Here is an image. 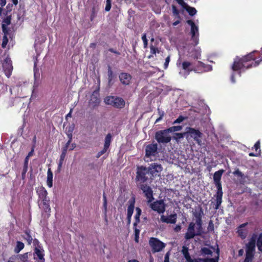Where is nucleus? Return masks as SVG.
I'll list each match as a JSON object with an SVG mask.
<instances>
[{
  "mask_svg": "<svg viewBox=\"0 0 262 262\" xmlns=\"http://www.w3.org/2000/svg\"><path fill=\"white\" fill-rule=\"evenodd\" d=\"M225 170L224 169H220L217 171H215L213 176L214 183L217 188L216 192L214 195V197L215 198V205L214 209L215 210L219 209L222 203L223 192L222 190L221 178Z\"/></svg>",
  "mask_w": 262,
  "mask_h": 262,
  "instance_id": "obj_2",
  "label": "nucleus"
},
{
  "mask_svg": "<svg viewBox=\"0 0 262 262\" xmlns=\"http://www.w3.org/2000/svg\"><path fill=\"white\" fill-rule=\"evenodd\" d=\"M180 60H178L177 63V65L178 67L181 66L182 69L187 72L188 73H189L191 71H193V64L189 61H185L183 62L182 63L180 62Z\"/></svg>",
  "mask_w": 262,
  "mask_h": 262,
  "instance_id": "obj_21",
  "label": "nucleus"
},
{
  "mask_svg": "<svg viewBox=\"0 0 262 262\" xmlns=\"http://www.w3.org/2000/svg\"><path fill=\"white\" fill-rule=\"evenodd\" d=\"M202 224H196V236H200L203 233Z\"/></svg>",
  "mask_w": 262,
  "mask_h": 262,
  "instance_id": "obj_42",
  "label": "nucleus"
},
{
  "mask_svg": "<svg viewBox=\"0 0 262 262\" xmlns=\"http://www.w3.org/2000/svg\"><path fill=\"white\" fill-rule=\"evenodd\" d=\"M176 1L181 6H186V5L187 4L185 2H184V0H176Z\"/></svg>",
  "mask_w": 262,
  "mask_h": 262,
  "instance_id": "obj_63",
  "label": "nucleus"
},
{
  "mask_svg": "<svg viewBox=\"0 0 262 262\" xmlns=\"http://www.w3.org/2000/svg\"><path fill=\"white\" fill-rule=\"evenodd\" d=\"M136 210V213L135 216V222L134 223V226H137L138 224L140 222V217L142 212V210L139 207H137Z\"/></svg>",
  "mask_w": 262,
  "mask_h": 262,
  "instance_id": "obj_34",
  "label": "nucleus"
},
{
  "mask_svg": "<svg viewBox=\"0 0 262 262\" xmlns=\"http://www.w3.org/2000/svg\"><path fill=\"white\" fill-rule=\"evenodd\" d=\"M47 184L50 188L53 186V173L51 168L48 169Z\"/></svg>",
  "mask_w": 262,
  "mask_h": 262,
  "instance_id": "obj_32",
  "label": "nucleus"
},
{
  "mask_svg": "<svg viewBox=\"0 0 262 262\" xmlns=\"http://www.w3.org/2000/svg\"><path fill=\"white\" fill-rule=\"evenodd\" d=\"M150 53L152 54H156L157 52H159L158 49L152 45L150 46Z\"/></svg>",
  "mask_w": 262,
  "mask_h": 262,
  "instance_id": "obj_50",
  "label": "nucleus"
},
{
  "mask_svg": "<svg viewBox=\"0 0 262 262\" xmlns=\"http://www.w3.org/2000/svg\"><path fill=\"white\" fill-rule=\"evenodd\" d=\"M149 245L151 248L153 253L162 250L165 247V244L156 237H151L149 240Z\"/></svg>",
  "mask_w": 262,
  "mask_h": 262,
  "instance_id": "obj_8",
  "label": "nucleus"
},
{
  "mask_svg": "<svg viewBox=\"0 0 262 262\" xmlns=\"http://www.w3.org/2000/svg\"><path fill=\"white\" fill-rule=\"evenodd\" d=\"M33 245L35 246V247H38L39 248H41V246L39 245V242L38 240L36 238L33 239Z\"/></svg>",
  "mask_w": 262,
  "mask_h": 262,
  "instance_id": "obj_55",
  "label": "nucleus"
},
{
  "mask_svg": "<svg viewBox=\"0 0 262 262\" xmlns=\"http://www.w3.org/2000/svg\"><path fill=\"white\" fill-rule=\"evenodd\" d=\"M128 203L129 205L127 207V216H132L135 208V198L134 197L132 198L128 201Z\"/></svg>",
  "mask_w": 262,
  "mask_h": 262,
  "instance_id": "obj_25",
  "label": "nucleus"
},
{
  "mask_svg": "<svg viewBox=\"0 0 262 262\" xmlns=\"http://www.w3.org/2000/svg\"><path fill=\"white\" fill-rule=\"evenodd\" d=\"M107 76L108 84L109 86H112L114 83L113 79L115 77V75L110 66H108Z\"/></svg>",
  "mask_w": 262,
  "mask_h": 262,
  "instance_id": "obj_29",
  "label": "nucleus"
},
{
  "mask_svg": "<svg viewBox=\"0 0 262 262\" xmlns=\"http://www.w3.org/2000/svg\"><path fill=\"white\" fill-rule=\"evenodd\" d=\"M36 193L38 196V204L39 208L50 215L51 212L50 200L48 197L47 191L45 187L41 186L37 188Z\"/></svg>",
  "mask_w": 262,
  "mask_h": 262,
  "instance_id": "obj_3",
  "label": "nucleus"
},
{
  "mask_svg": "<svg viewBox=\"0 0 262 262\" xmlns=\"http://www.w3.org/2000/svg\"><path fill=\"white\" fill-rule=\"evenodd\" d=\"M187 133L190 134L191 137L194 139L198 145H202L201 138L202 137L203 134L199 129H196L192 127H189L187 130Z\"/></svg>",
  "mask_w": 262,
  "mask_h": 262,
  "instance_id": "obj_11",
  "label": "nucleus"
},
{
  "mask_svg": "<svg viewBox=\"0 0 262 262\" xmlns=\"http://www.w3.org/2000/svg\"><path fill=\"white\" fill-rule=\"evenodd\" d=\"M2 31L4 33V35L8 36L9 34V31H10L9 29L7 27V25L5 24H2Z\"/></svg>",
  "mask_w": 262,
  "mask_h": 262,
  "instance_id": "obj_44",
  "label": "nucleus"
},
{
  "mask_svg": "<svg viewBox=\"0 0 262 262\" xmlns=\"http://www.w3.org/2000/svg\"><path fill=\"white\" fill-rule=\"evenodd\" d=\"M63 163V162L59 161V162L58 164L57 170L58 172H60L61 170Z\"/></svg>",
  "mask_w": 262,
  "mask_h": 262,
  "instance_id": "obj_61",
  "label": "nucleus"
},
{
  "mask_svg": "<svg viewBox=\"0 0 262 262\" xmlns=\"http://www.w3.org/2000/svg\"><path fill=\"white\" fill-rule=\"evenodd\" d=\"M150 172L148 168L143 166H139L137 168L136 176L135 178L137 185L141 184L150 183L152 179L150 178Z\"/></svg>",
  "mask_w": 262,
  "mask_h": 262,
  "instance_id": "obj_4",
  "label": "nucleus"
},
{
  "mask_svg": "<svg viewBox=\"0 0 262 262\" xmlns=\"http://www.w3.org/2000/svg\"><path fill=\"white\" fill-rule=\"evenodd\" d=\"M24 234L22 235V237L25 239L28 245H30L32 243L33 238L31 235V231L30 229H26L24 231Z\"/></svg>",
  "mask_w": 262,
  "mask_h": 262,
  "instance_id": "obj_28",
  "label": "nucleus"
},
{
  "mask_svg": "<svg viewBox=\"0 0 262 262\" xmlns=\"http://www.w3.org/2000/svg\"><path fill=\"white\" fill-rule=\"evenodd\" d=\"M138 186L142 190L145 196L147 199L148 203H151L154 199L153 197V191L148 184H141Z\"/></svg>",
  "mask_w": 262,
  "mask_h": 262,
  "instance_id": "obj_10",
  "label": "nucleus"
},
{
  "mask_svg": "<svg viewBox=\"0 0 262 262\" xmlns=\"http://www.w3.org/2000/svg\"><path fill=\"white\" fill-rule=\"evenodd\" d=\"M169 133L166 129L157 131L155 136V139L159 143H168L171 140V137L169 135Z\"/></svg>",
  "mask_w": 262,
  "mask_h": 262,
  "instance_id": "obj_7",
  "label": "nucleus"
},
{
  "mask_svg": "<svg viewBox=\"0 0 262 262\" xmlns=\"http://www.w3.org/2000/svg\"><path fill=\"white\" fill-rule=\"evenodd\" d=\"M186 118L182 116H179V117L174 121L173 122V124H176V123H180L182 121H183Z\"/></svg>",
  "mask_w": 262,
  "mask_h": 262,
  "instance_id": "obj_48",
  "label": "nucleus"
},
{
  "mask_svg": "<svg viewBox=\"0 0 262 262\" xmlns=\"http://www.w3.org/2000/svg\"><path fill=\"white\" fill-rule=\"evenodd\" d=\"M34 146H33L31 151L29 152V153L28 154V155L26 156V157H28L29 158L30 157L32 156L33 155V153H34Z\"/></svg>",
  "mask_w": 262,
  "mask_h": 262,
  "instance_id": "obj_62",
  "label": "nucleus"
},
{
  "mask_svg": "<svg viewBox=\"0 0 262 262\" xmlns=\"http://www.w3.org/2000/svg\"><path fill=\"white\" fill-rule=\"evenodd\" d=\"M195 224L193 222H190L188 225L187 229V232L185 234L184 237L186 240H189L193 238L196 236V232L195 231Z\"/></svg>",
  "mask_w": 262,
  "mask_h": 262,
  "instance_id": "obj_17",
  "label": "nucleus"
},
{
  "mask_svg": "<svg viewBox=\"0 0 262 262\" xmlns=\"http://www.w3.org/2000/svg\"><path fill=\"white\" fill-rule=\"evenodd\" d=\"M177 215L176 213L171 214L168 216L162 215L160 217L161 221L163 223L167 224H175L177 222Z\"/></svg>",
  "mask_w": 262,
  "mask_h": 262,
  "instance_id": "obj_23",
  "label": "nucleus"
},
{
  "mask_svg": "<svg viewBox=\"0 0 262 262\" xmlns=\"http://www.w3.org/2000/svg\"><path fill=\"white\" fill-rule=\"evenodd\" d=\"M13 6V4H8L7 5V6H6L7 13H9L12 11Z\"/></svg>",
  "mask_w": 262,
  "mask_h": 262,
  "instance_id": "obj_56",
  "label": "nucleus"
},
{
  "mask_svg": "<svg viewBox=\"0 0 262 262\" xmlns=\"http://www.w3.org/2000/svg\"><path fill=\"white\" fill-rule=\"evenodd\" d=\"M103 207L104 212L106 213L107 211V199L104 192L103 193Z\"/></svg>",
  "mask_w": 262,
  "mask_h": 262,
  "instance_id": "obj_43",
  "label": "nucleus"
},
{
  "mask_svg": "<svg viewBox=\"0 0 262 262\" xmlns=\"http://www.w3.org/2000/svg\"><path fill=\"white\" fill-rule=\"evenodd\" d=\"M150 172V178L154 179V178L160 175V172L162 170L161 165L156 163H152L148 167H147Z\"/></svg>",
  "mask_w": 262,
  "mask_h": 262,
  "instance_id": "obj_14",
  "label": "nucleus"
},
{
  "mask_svg": "<svg viewBox=\"0 0 262 262\" xmlns=\"http://www.w3.org/2000/svg\"><path fill=\"white\" fill-rule=\"evenodd\" d=\"M104 102L117 108H122L125 106V102L121 97L108 96L105 98Z\"/></svg>",
  "mask_w": 262,
  "mask_h": 262,
  "instance_id": "obj_6",
  "label": "nucleus"
},
{
  "mask_svg": "<svg viewBox=\"0 0 262 262\" xmlns=\"http://www.w3.org/2000/svg\"><path fill=\"white\" fill-rule=\"evenodd\" d=\"M119 78L122 84L128 85L130 83L132 76L127 73L122 72L119 74Z\"/></svg>",
  "mask_w": 262,
  "mask_h": 262,
  "instance_id": "obj_20",
  "label": "nucleus"
},
{
  "mask_svg": "<svg viewBox=\"0 0 262 262\" xmlns=\"http://www.w3.org/2000/svg\"><path fill=\"white\" fill-rule=\"evenodd\" d=\"M182 7L188 12L190 16H192L194 15L197 12V11L195 8L190 7L187 4H186V6Z\"/></svg>",
  "mask_w": 262,
  "mask_h": 262,
  "instance_id": "obj_35",
  "label": "nucleus"
},
{
  "mask_svg": "<svg viewBox=\"0 0 262 262\" xmlns=\"http://www.w3.org/2000/svg\"><path fill=\"white\" fill-rule=\"evenodd\" d=\"M108 51L111 52V53H114L117 55H120L121 54L120 52L117 51L113 48L108 49Z\"/></svg>",
  "mask_w": 262,
  "mask_h": 262,
  "instance_id": "obj_58",
  "label": "nucleus"
},
{
  "mask_svg": "<svg viewBox=\"0 0 262 262\" xmlns=\"http://www.w3.org/2000/svg\"><path fill=\"white\" fill-rule=\"evenodd\" d=\"M254 148H255V150L257 151L258 149L259 150H260V142L259 141H257L254 145Z\"/></svg>",
  "mask_w": 262,
  "mask_h": 262,
  "instance_id": "obj_60",
  "label": "nucleus"
},
{
  "mask_svg": "<svg viewBox=\"0 0 262 262\" xmlns=\"http://www.w3.org/2000/svg\"><path fill=\"white\" fill-rule=\"evenodd\" d=\"M201 252L203 255H212V251L207 247L202 248L201 250Z\"/></svg>",
  "mask_w": 262,
  "mask_h": 262,
  "instance_id": "obj_39",
  "label": "nucleus"
},
{
  "mask_svg": "<svg viewBox=\"0 0 262 262\" xmlns=\"http://www.w3.org/2000/svg\"><path fill=\"white\" fill-rule=\"evenodd\" d=\"M142 39L143 42V45L144 48H147L148 46V40L146 37V33H144L142 36Z\"/></svg>",
  "mask_w": 262,
  "mask_h": 262,
  "instance_id": "obj_45",
  "label": "nucleus"
},
{
  "mask_svg": "<svg viewBox=\"0 0 262 262\" xmlns=\"http://www.w3.org/2000/svg\"><path fill=\"white\" fill-rule=\"evenodd\" d=\"M158 149V145L157 143L150 144L145 147V156L150 157L155 156Z\"/></svg>",
  "mask_w": 262,
  "mask_h": 262,
  "instance_id": "obj_19",
  "label": "nucleus"
},
{
  "mask_svg": "<svg viewBox=\"0 0 262 262\" xmlns=\"http://www.w3.org/2000/svg\"><path fill=\"white\" fill-rule=\"evenodd\" d=\"M150 208L154 211L161 214L165 211V204L162 200H157L150 205Z\"/></svg>",
  "mask_w": 262,
  "mask_h": 262,
  "instance_id": "obj_12",
  "label": "nucleus"
},
{
  "mask_svg": "<svg viewBox=\"0 0 262 262\" xmlns=\"http://www.w3.org/2000/svg\"><path fill=\"white\" fill-rule=\"evenodd\" d=\"M25 247L24 244L20 241L16 242V246L14 248V252L15 253H18L21 250H22Z\"/></svg>",
  "mask_w": 262,
  "mask_h": 262,
  "instance_id": "obj_37",
  "label": "nucleus"
},
{
  "mask_svg": "<svg viewBox=\"0 0 262 262\" xmlns=\"http://www.w3.org/2000/svg\"><path fill=\"white\" fill-rule=\"evenodd\" d=\"M99 89V86H98V88L93 92L91 96L90 103L93 104V107L98 106L100 104Z\"/></svg>",
  "mask_w": 262,
  "mask_h": 262,
  "instance_id": "obj_18",
  "label": "nucleus"
},
{
  "mask_svg": "<svg viewBox=\"0 0 262 262\" xmlns=\"http://www.w3.org/2000/svg\"><path fill=\"white\" fill-rule=\"evenodd\" d=\"M212 67L210 65L205 64L202 61H198L193 64V71L198 73H202L211 70Z\"/></svg>",
  "mask_w": 262,
  "mask_h": 262,
  "instance_id": "obj_13",
  "label": "nucleus"
},
{
  "mask_svg": "<svg viewBox=\"0 0 262 262\" xmlns=\"http://www.w3.org/2000/svg\"><path fill=\"white\" fill-rule=\"evenodd\" d=\"M107 151V150H106V149H105V148H103V149L101 150H100V151H99L97 153L96 157L97 158L100 157L102 155L105 154Z\"/></svg>",
  "mask_w": 262,
  "mask_h": 262,
  "instance_id": "obj_53",
  "label": "nucleus"
},
{
  "mask_svg": "<svg viewBox=\"0 0 262 262\" xmlns=\"http://www.w3.org/2000/svg\"><path fill=\"white\" fill-rule=\"evenodd\" d=\"M98 8L95 6H93L90 12V20L93 21L95 18L96 17L98 11Z\"/></svg>",
  "mask_w": 262,
  "mask_h": 262,
  "instance_id": "obj_36",
  "label": "nucleus"
},
{
  "mask_svg": "<svg viewBox=\"0 0 262 262\" xmlns=\"http://www.w3.org/2000/svg\"><path fill=\"white\" fill-rule=\"evenodd\" d=\"M220 252V249L217 247L216 249V255L214 258H200V260H201L202 262H219Z\"/></svg>",
  "mask_w": 262,
  "mask_h": 262,
  "instance_id": "obj_27",
  "label": "nucleus"
},
{
  "mask_svg": "<svg viewBox=\"0 0 262 262\" xmlns=\"http://www.w3.org/2000/svg\"><path fill=\"white\" fill-rule=\"evenodd\" d=\"M256 245L257 246L258 249L260 251L262 252V232L259 235Z\"/></svg>",
  "mask_w": 262,
  "mask_h": 262,
  "instance_id": "obj_40",
  "label": "nucleus"
},
{
  "mask_svg": "<svg viewBox=\"0 0 262 262\" xmlns=\"http://www.w3.org/2000/svg\"><path fill=\"white\" fill-rule=\"evenodd\" d=\"M187 23L191 26L190 33L191 34V39L194 41V46H196L199 43V29L194 21L191 19L187 20Z\"/></svg>",
  "mask_w": 262,
  "mask_h": 262,
  "instance_id": "obj_9",
  "label": "nucleus"
},
{
  "mask_svg": "<svg viewBox=\"0 0 262 262\" xmlns=\"http://www.w3.org/2000/svg\"><path fill=\"white\" fill-rule=\"evenodd\" d=\"M72 132L73 129L70 128L67 133V135L69 138V140H72Z\"/></svg>",
  "mask_w": 262,
  "mask_h": 262,
  "instance_id": "obj_54",
  "label": "nucleus"
},
{
  "mask_svg": "<svg viewBox=\"0 0 262 262\" xmlns=\"http://www.w3.org/2000/svg\"><path fill=\"white\" fill-rule=\"evenodd\" d=\"M8 42V38L7 36L4 35L3 37V42L2 43V47L3 48H5L7 43Z\"/></svg>",
  "mask_w": 262,
  "mask_h": 262,
  "instance_id": "obj_47",
  "label": "nucleus"
},
{
  "mask_svg": "<svg viewBox=\"0 0 262 262\" xmlns=\"http://www.w3.org/2000/svg\"><path fill=\"white\" fill-rule=\"evenodd\" d=\"M261 62H262V48L260 51L254 50L242 57L236 56L234 59L231 69L233 71H238V75L241 76L242 72L258 66Z\"/></svg>",
  "mask_w": 262,
  "mask_h": 262,
  "instance_id": "obj_1",
  "label": "nucleus"
},
{
  "mask_svg": "<svg viewBox=\"0 0 262 262\" xmlns=\"http://www.w3.org/2000/svg\"><path fill=\"white\" fill-rule=\"evenodd\" d=\"M3 68L6 76L8 78H9L11 75L13 70L12 61L10 58H6L4 60V62L3 64Z\"/></svg>",
  "mask_w": 262,
  "mask_h": 262,
  "instance_id": "obj_16",
  "label": "nucleus"
},
{
  "mask_svg": "<svg viewBox=\"0 0 262 262\" xmlns=\"http://www.w3.org/2000/svg\"><path fill=\"white\" fill-rule=\"evenodd\" d=\"M181 252L187 262H192L194 259H192L189 253V248L186 246H183Z\"/></svg>",
  "mask_w": 262,
  "mask_h": 262,
  "instance_id": "obj_26",
  "label": "nucleus"
},
{
  "mask_svg": "<svg viewBox=\"0 0 262 262\" xmlns=\"http://www.w3.org/2000/svg\"><path fill=\"white\" fill-rule=\"evenodd\" d=\"M170 55L168 56L166 59L164 64V69H166L168 68L169 63L170 62Z\"/></svg>",
  "mask_w": 262,
  "mask_h": 262,
  "instance_id": "obj_52",
  "label": "nucleus"
},
{
  "mask_svg": "<svg viewBox=\"0 0 262 262\" xmlns=\"http://www.w3.org/2000/svg\"><path fill=\"white\" fill-rule=\"evenodd\" d=\"M112 140V135L111 134L108 133L106 135L104 139V144L103 148L108 150L111 142Z\"/></svg>",
  "mask_w": 262,
  "mask_h": 262,
  "instance_id": "obj_30",
  "label": "nucleus"
},
{
  "mask_svg": "<svg viewBox=\"0 0 262 262\" xmlns=\"http://www.w3.org/2000/svg\"><path fill=\"white\" fill-rule=\"evenodd\" d=\"M34 259L38 262H45L43 250L41 248L35 247L34 248Z\"/></svg>",
  "mask_w": 262,
  "mask_h": 262,
  "instance_id": "obj_22",
  "label": "nucleus"
},
{
  "mask_svg": "<svg viewBox=\"0 0 262 262\" xmlns=\"http://www.w3.org/2000/svg\"><path fill=\"white\" fill-rule=\"evenodd\" d=\"M203 214V212L202 208H200V210L199 212H194L193 215L196 218L195 224H202V214Z\"/></svg>",
  "mask_w": 262,
  "mask_h": 262,
  "instance_id": "obj_33",
  "label": "nucleus"
},
{
  "mask_svg": "<svg viewBox=\"0 0 262 262\" xmlns=\"http://www.w3.org/2000/svg\"><path fill=\"white\" fill-rule=\"evenodd\" d=\"M233 173L238 177L243 178L244 177V174L238 169H236Z\"/></svg>",
  "mask_w": 262,
  "mask_h": 262,
  "instance_id": "obj_51",
  "label": "nucleus"
},
{
  "mask_svg": "<svg viewBox=\"0 0 262 262\" xmlns=\"http://www.w3.org/2000/svg\"><path fill=\"white\" fill-rule=\"evenodd\" d=\"M248 224V223H245L239 225L238 227L237 233L239 237L242 239H245L247 236L246 231L243 229L244 227H246Z\"/></svg>",
  "mask_w": 262,
  "mask_h": 262,
  "instance_id": "obj_24",
  "label": "nucleus"
},
{
  "mask_svg": "<svg viewBox=\"0 0 262 262\" xmlns=\"http://www.w3.org/2000/svg\"><path fill=\"white\" fill-rule=\"evenodd\" d=\"M134 229L135 232V241L136 242L138 243L140 230L137 228V226H134Z\"/></svg>",
  "mask_w": 262,
  "mask_h": 262,
  "instance_id": "obj_41",
  "label": "nucleus"
},
{
  "mask_svg": "<svg viewBox=\"0 0 262 262\" xmlns=\"http://www.w3.org/2000/svg\"><path fill=\"white\" fill-rule=\"evenodd\" d=\"M191 56L194 59H199L201 58V49L199 48H194L193 49L191 52Z\"/></svg>",
  "mask_w": 262,
  "mask_h": 262,
  "instance_id": "obj_31",
  "label": "nucleus"
},
{
  "mask_svg": "<svg viewBox=\"0 0 262 262\" xmlns=\"http://www.w3.org/2000/svg\"><path fill=\"white\" fill-rule=\"evenodd\" d=\"M256 241L251 238L245 245L246 255L243 262H252L254 258L255 253Z\"/></svg>",
  "mask_w": 262,
  "mask_h": 262,
  "instance_id": "obj_5",
  "label": "nucleus"
},
{
  "mask_svg": "<svg viewBox=\"0 0 262 262\" xmlns=\"http://www.w3.org/2000/svg\"><path fill=\"white\" fill-rule=\"evenodd\" d=\"M169 255L170 252H167L165 255L164 262H169Z\"/></svg>",
  "mask_w": 262,
  "mask_h": 262,
  "instance_id": "obj_59",
  "label": "nucleus"
},
{
  "mask_svg": "<svg viewBox=\"0 0 262 262\" xmlns=\"http://www.w3.org/2000/svg\"><path fill=\"white\" fill-rule=\"evenodd\" d=\"M208 229L209 231H213L214 230V225H213L212 221H209Z\"/></svg>",
  "mask_w": 262,
  "mask_h": 262,
  "instance_id": "obj_57",
  "label": "nucleus"
},
{
  "mask_svg": "<svg viewBox=\"0 0 262 262\" xmlns=\"http://www.w3.org/2000/svg\"><path fill=\"white\" fill-rule=\"evenodd\" d=\"M31 254L29 252H26L23 254H17L11 256L8 262H28V255Z\"/></svg>",
  "mask_w": 262,
  "mask_h": 262,
  "instance_id": "obj_15",
  "label": "nucleus"
},
{
  "mask_svg": "<svg viewBox=\"0 0 262 262\" xmlns=\"http://www.w3.org/2000/svg\"><path fill=\"white\" fill-rule=\"evenodd\" d=\"M172 10L173 15L177 16L178 18H180V12L174 5L172 6Z\"/></svg>",
  "mask_w": 262,
  "mask_h": 262,
  "instance_id": "obj_46",
  "label": "nucleus"
},
{
  "mask_svg": "<svg viewBox=\"0 0 262 262\" xmlns=\"http://www.w3.org/2000/svg\"><path fill=\"white\" fill-rule=\"evenodd\" d=\"M66 155H67L66 154L61 153V154L60 156V158H59V161L63 162L64 160V159L66 158Z\"/></svg>",
  "mask_w": 262,
  "mask_h": 262,
  "instance_id": "obj_64",
  "label": "nucleus"
},
{
  "mask_svg": "<svg viewBox=\"0 0 262 262\" xmlns=\"http://www.w3.org/2000/svg\"><path fill=\"white\" fill-rule=\"evenodd\" d=\"M182 126L181 125H178V126H173L169 127L166 129V130H167L168 132V133H172V132H174L180 131V130H182Z\"/></svg>",
  "mask_w": 262,
  "mask_h": 262,
  "instance_id": "obj_38",
  "label": "nucleus"
},
{
  "mask_svg": "<svg viewBox=\"0 0 262 262\" xmlns=\"http://www.w3.org/2000/svg\"><path fill=\"white\" fill-rule=\"evenodd\" d=\"M185 133H175L174 139L176 140H178L181 138H183L184 136Z\"/></svg>",
  "mask_w": 262,
  "mask_h": 262,
  "instance_id": "obj_49",
  "label": "nucleus"
}]
</instances>
